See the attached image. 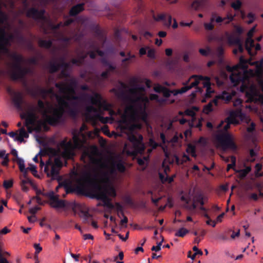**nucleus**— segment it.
I'll return each instance as SVG.
<instances>
[{
    "mask_svg": "<svg viewBox=\"0 0 263 263\" xmlns=\"http://www.w3.org/2000/svg\"><path fill=\"white\" fill-rule=\"evenodd\" d=\"M22 118H25V125H35L36 120L37 118L34 108L29 109L26 115L22 116Z\"/></svg>",
    "mask_w": 263,
    "mask_h": 263,
    "instance_id": "obj_17",
    "label": "nucleus"
},
{
    "mask_svg": "<svg viewBox=\"0 0 263 263\" xmlns=\"http://www.w3.org/2000/svg\"><path fill=\"white\" fill-rule=\"evenodd\" d=\"M93 95V96H91L88 93H84L80 96H73L71 98L76 100H86V98H87L89 99L90 103L92 105L102 107L103 109L106 111H108L111 109V105L105 101H103V98L100 93L94 92Z\"/></svg>",
    "mask_w": 263,
    "mask_h": 263,
    "instance_id": "obj_8",
    "label": "nucleus"
},
{
    "mask_svg": "<svg viewBox=\"0 0 263 263\" xmlns=\"http://www.w3.org/2000/svg\"><path fill=\"white\" fill-rule=\"evenodd\" d=\"M61 63H59L60 68L67 69L70 67L71 65L69 63L65 62L64 58L61 59Z\"/></svg>",
    "mask_w": 263,
    "mask_h": 263,
    "instance_id": "obj_43",
    "label": "nucleus"
},
{
    "mask_svg": "<svg viewBox=\"0 0 263 263\" xmlns=\"http://www.w3.org/2000/svg\"><path fill=\"white\" fill-rule=\"evenodd\" d=\"M243 166L245 167V168L236 171L238 173L239 177L241 179L245 178L251 171V166H247L246 163H243Z\"/></svg>",
    "mask_w": 263,
    "mask_h": 263,
    "instance_id": "obj_21",
    "label": "nucleus"
},
{
    "mask_svg": "<svg viewBox=\"0 0 263 263\" xmlns=\"http://www.w3.org/2000/svg\"><path fill=\"white\" fill-rule=\"evenodd\" d=\"M7 90L9 93L13 94L12 102L15 107L19 110H23L24 109V104L25 103V101L22 93L13 91L12 89L10 87L7 88Z\"/></svg>",
    "mask_w": 263,
    "mask_h": 263,
    "instance_id": "obj_13",
    "label": "nucleus"
},
{
    "mask_svg": "<svg viewBox=\"0 0 263 263\" xmlns=\"http://www.w3.org/2000/svg\"><path fill=\"white\" fill-rule=\"evenodd\" d=\"M166 14H160L158 15L157 17L154 15L153 17L156 21H164L166 17Z\"/></svg>",
    "mask_w": 263,
    "mask_h": 263,
    "instance_id": "obj_61",
    "label": "nucleus"
},
{
    "mask_svg": "<svg viewBox=\"0 0 263 263\" xmlns=\"http://www.w3.org/2000/svg\"><path fill=\"white\" fill-rule=\"evenodd\" d=\"M164 87L159 84H157L154 87V90L157 93H161Z\"/></svg>",
    "mask_w": 263,
    "mask_h": 263,
    "instance_id": "obj_55",
    "label": "nucleus"
},
{
    "mask_svg": "<svg viewBox=\"0 0 263 263\" xmlns=\"http://www.w3.org/2000/svg\"><path fill=\"white\" fill-rule=\"evenodd\" d=\"M149 145L152 147V149H155L158 146H161V144L156 142L153 139H150L149 140Z\"/></svg>",
    "mask_w": 263,
    "mask_h": 263,
    "instance_id": "obj_51",
    "label": "nucleus"
},
{
    "mask_svg": "<svg viewBox=\"0 0 263 263\" xmlns=\"http://www.w3.org/2000/svg\"><path fill=\"white\" fill-rule=\"evenodd\" d=\"M135 116H139L140 119L144 122H146L147 119V114L146 110L142 111L137 115H135Z\"/></svg>",
    "mask_w": 263,
    "mask_h": 263,
    "instance_id": "obj_50",
    "label": "nucleus"
},
{
    "mask_svg": "<svg viewBox=\"0 0 263 263\" xmlns=\"http://www.w3.org/2000/svg\"><path fill=\"white\" fill-rule=\"evenodd\" d=\"M185 82L183 83V84L184 86L182 87L181 89H179L180 94H182L186 92L187 91L191 89V87H190L189 84H184Z\"/></svg>",
    "mask_w": 263,
    "mask_h": 263,
    "instance_id": "obj_52",
    "label": "nucleus"
},
{
    "mask_svg": "<svg viewBox=\"0 0 263 263\" xmlns=\"http://www.w3.org/2000/svg\"><path fill=\"white\" fill-rule=\"evenodd\" d=\"M202 199H207V198L203 195L201 192H198L194 197L193 202H195L196 204L198 203L200 201H201Z\"/></svg>",
    "mask_w": 263,
    "mask_h": 263,
    "instance_id": "obj_33",
    "label": "nucleus"
},
{
    "mask_svg": "<svg viewBox=\"0 0 263 263\" xmlns=\"http://www.w3.org/2000/svg\"><path fill=\"white\" fill-rule=\"evenodd\" d=\"M81 213L82 214V217L83 218L84 222L85 223H88V218L89 217H92V215L90 214L87 211H81Z\"/></svg>",
    "mask_w": 263,
    "mask_h": 263,
    "instance_id": "obj_45",
    "label": "nucleus"
},
{
    "mask_svg": "<svg viewBox=\"0 0 263 263\" xmlns=\"http://www.w3.org/2000/svg\"><path fill=\"white\" fill-rule=\"evenodd\" d=\"M201 75H192L186 82L184 84H187L190 83V81L192 79H194L195 81L192 82L190 85V87L192 88L194 87L197 86L200 83V81H202V80L200 79V77Z\"/></svg>",
    "mask_w": 263,
    "mask_h": 263,
    "instance_id": "obj_24",
    "label": "nucleus"
},
{
    "mask_svg": "<svg viewBox=\"0 0 263 263\" xmlns=\"http://www.w3.org/2000/svg\"><path fill=\"white\" fill-rule=\"evenodd\" d=\"M93 105H88L86 107V111L88 114L91 112H98V110L93 106Z\"/></svg>",
    "mask_w": 263,
    "mask_h": 263,
    "instance_id": "obj_48",
    "label": "nucleus"
},
{
    "mask_svg": "<svg viewBox=\"0 0 263 263\" xmlns=\"http://www.w3.org/2000/svg\"><path fill=\"white\" fill-rule=\"evenodd\" d=\"M149 100L147 97L140 96L137 97L134 101L136 105H130L126 107V110L131 112L133 115H137L139 113L146 110V104Z\"/></svg>",
    "mask_w": 263,
    "mask_h": 263,
    "instance_id": "obj_9",
    "label": "nucleus"
},
{
    "mask_svg": "<svg viewBox=\"0 0 263 263\" xmlns=\"http://www.w3.org/2000/svg\"><path fill=\"white\" fill-rule=\"evenodd\" d=\"M226 20V18L222 17L217 15L215 12H212L210 17V21L211 22L215 23L219 25H221V23Z\"/></svg>",
    "mask_w": 263,
    "mask_h": 263,
    "instance_id": "obj_23",
    "label": "nucleus"
},
{
    "mask_svg": "<svg viewBox=\"0 0 263 263\" xmlns=\"http://www.w3.org/2000/svg\"><path fill=\"white\" fill-rule=\"evenodd\" d=\"M76 101H88L90 102L89 99L87 98H86V100H73V101H72L71 102V106H70L71 108H75L77 110V116L78 115L79 113V109H78V103Z\"/></svg>",
    "mask_w": 263,
    "mask_h": 263,
    "instance_id": "obj_39",
    "label": "nucleus"
},
{
    "mask_svg": "<svg viewBox=\"0 0 263 263\" xmlns=\"http://www.w3.org/2000/svg\"><path fill=\"white\" fill-rule=\"evenodd\" d=\"M72 139L73 141V144L77 148H79L81 146V140L78 135H77L76 134H74L73 135Z\"/></svg>",
    "mask_w": 263,
    "mask_h": 263,
    "instance_id": "obj_41",
    "label": "nucleus"
},
{
    "mask_svg": "<svg viewBox=\"0 0 263 263\" xmlns=\"http://www.w3.org/2000/svg\"><path fill=\"white\" fill-rule=\"evenodd\" d=\"M57 191L63 187L66 194L76 193L101 200L104 205L113 208L109 196L117 195L114 182H58Z\"/></svg>",
    "mask_w": 263,
    "mask_h": 263,
    "instance_id": "obj_1",
    "label": "nucleus"
},
{
    "mask_svg": "<svg viewBox=\"0 0 263 263\" xmlns=\"http://www.w3.org/2000/svg\"><path fill=\"white\" fill-rule=\"evenodd\" d=\"M121 62L123 66L126 67L130 63L132 62V59H130L129 57H126L122 59Z\"/></svg>",
    "mask_w": 263,
    "mask_h": 263,
    "instance_id": "obj_58",
    "label": "nucleus"
},
{
    "mask_svg": "<svg viewBox=\"0 0 263 263\" xmlns=\"http://www.w3.org/2000/svg\"><path fill=\"white\" fill-rule=\"evenodd\" d=\"M218 139L221 145L224 148L231 149L234 151L237 149V145L233 141L230 134L228 133L223 134L220 136Z\"/></svg>",
    "mask_w": 263,
    "mask_h": 263,
    "instance_id": "obj_12",
    "label": "nucleus"
},
{
    "mask_svg": "<svg viewBox=\"0 0 263 263\" xmlns=\"http://www.w3.org/2000/svg\"><path fill=\"white\" fill-rule=\"evenodd\" d=\"M68 92L69 94H70V96H67L66 97V99L67 100H74L71 98L72 96H75L76 93V90H75V87H73L71 85H67L66 84L65 88V92Z\"/></svg>",
    "mask_w": 263,
    "mask_h": 263,
    "instance_id": "obj_27",
    "label": "nucleus"
},
{
    "mask_svg": "<svg viewBox=\"0 0 263 263\" xmlns=\"http://www.w3.org/2000/svg\"><path fill=\"white\" fill-rule=\"evenodd\" d=\"M189 230L184 228H181L179 229L175 233V236L177 237H183L186 234L189 233Z\"/></svg>",
    "mask_w": 263,
    "mask_h": 263,
    "instance_id": "obj_34",
    "label": "nucleus"
},
{
    "mask_svg": "<svg viewBox=\"0 0 263 263\" xmlns=\"http://www.w3.org/2000/svg\"><path fill=\"white\" fill-rule=\"evenodd\" d=\"M60 146L64 150V154L69 158L74 156V150L77 148L71 141H67L66 139L62 140L60 143Z\"/></svg>",
    "mask_w": 263,
    "mask_h": 263,
    "instance_id": "obj_16",
    "label": "nucleus"
},
{
    "mask_svg": "<svg viewBox=\"0 0 263 263\" xmlns=\"http://www.w3.org/2000/svg\"><path fill=\"white\" fill-rule=\"evenodd\" d=\"M17 163L19 166L20 171L26 175L28 173V168H25L24 160L20 158H17Z\"/></svg>",
    "mask_w": 263,
    "mask_h": 263,
    "instance_id": "obj_29",
    "label": "nucleus"
},
{
    "mask_svg": "<svg viewBox=\"0 0 263 263\" xmlns=\"http://www.w3.org/2000/svg\"><path fill=\"white\" fill-rule=\"evenodd\" d=\"M115 206H116V209L117 211L118 212V214H117L118 216L120 217L119 213L122 214V216H124V213L123 206L119 202H116L115 203Z\"/></svg>",
    "mask_w": 263,
    "mask_h": 263,
    "instance_id": "obj_42",
    "label": "nucleus"
},
{
    "mask_svg": "<svg viewBox=\"0 0 263 263\" xmlns=\"http://www.w3.org/2000/svg\"><path fill=\"white\" fill-rule=\"evenodd\" d=\"M112 170H117L118 171L123 173L125 171V167L121 161L118 162H114L111 164Z\"/></svg>",
    "mask_w": 263,
    "mask_h": 263,
    "instance_id": "obj_25",
    "label": "nucleus"
},
{
    "mask_svg": "<svg viewBox=\"0 0 263 263\" xmlns=\"http://www.w3.org/2000/svg\"><path fill=\"white\" fill-rule=\"evenodd\" d=\"M238 186L233 185L231 186L232 191L234 189L238 187L241 192L242 196L246 197L249 200L256 201L258 196L263 197V192H261L262 185L260 182H237ZM232 194V192L231 195Z\"/></svg>",
    "mask_w": 263,
    "mask_h": 263,
    "instance_id": "obj_4",
    "label": "nucleus"
},
{
    "mask_svg": "<svg viewBox=\"0 0 263 263\" xmlns=\"http://www.w3.org/2000/svg\"><path fill=\"white\" fill-rule=\"evenodd\" d=\"M28 62L31 64L36 65L38 63V59L36 57H32L28 60Z\"/></svg>",
    "mask_w": 263,
    "mask_h": 263,
    "instance_id": "obj_64",
    "label": "nucleus"
},
{
    "mask_svg": "<svg viewBox=\"0 0 263 263\" xmlns=\"http://www.w3.org/2000/svg\"><path fill=\"white\" fill-rule=\"evenodd\" d=\"M204 0H195L191 4V8L197 10L202 5Z\"/></svg>",
    "mask_w": 263,
    "mask_h": 263,
    "instance_id": "obj_35",
    "label": "nucleus"
},
{
    "mask_svg": "<svg viewBox=\"0 0 263 263\" xmlns=\"http://www.w3.org/2000/svg\"><path fill=\"white\" fill-rule=\"evenodd\" d=\"M20 135L24 138H28L29 137L28 133L25 130L24 127H22L20 130Z\"/></svg>",
    "mask_w": 263,
    "mask_h": 263,
    "instance_id": "obj_62",
    "label": "nucleus"
},
{
    "mask_svg": "<svg viewBox=\"0 0 263 263\" xmlns=\"http://www.w3.org/2000/svg\"><path fill=\"white\" fill-rule=\"evenodd\" d=\"M101 62L103 66L107 67L106 71H108L109 73L110 71H114L116 69V66L112 65L106 58H102L101 60Z\"/></svg>",
    "mask_w": 263,
    "mask_h": 263,
    "instance_id": "obj_26",
    "label": "nucleus"
},
{
    "mask_svg": "<svg viewBox=\"0 0 263 263\" xmlns=\"http://www.w3.org/2000/svg\"><path fill=\"white\" fill-rule=\"evenodd\" d=\"M123 218V219H122L121 221H120V224L123 227H127V223L128 222V218L126 216H125V215L124 214V216H122Z\"/></svg>",
    "mask_w": 263,
    "mask_h": 263,
    "instance_id": "obj_63",
    "label": "nucleus"
},
{
    "mask_svg": "<svg viewBox=\"0 0 263 263\" xmlns=\"http://www.w3.org/2000/svg\"><path fill=\"white\" fill-rule=\"evenodd\" d=\"M11 58L14 62L12 64L8 72L10 78L13 81H21L24 85H26V77L28 74L32 73L31 69L21 65V63L24 61V59L21 54L13 53L11 54Z\"/></svg>",
    "mask_w": 263,
    "mask_h": 263,
    "instance_id": "obj_3",
    "label": "nucleus"
},
{
    "mask_svg": "<svg viewBox=\"0 0 263 263\" xmlns=\"http://www.w3.org/2000/svg\"><path fill=\"white\" fill-rule=\"evenodd\" d=\"M254 46V41L250 37L248 38L246 42V49L249 53H251L252 48Z\"/></svg>",
    "mask_w": 263,
    "mask_h": 263,
    "instance_id": "obj_30",
    "label": "nucleus"
},
{
    "mask_svg": "<svg viewBox=\"0 0 263 263\" xmlns=\"http://www.w3.org/2000/svg\"><path fill=\"white\" fill-rule=\"evenodd\" d=\"M230 42L237 46L242 43L241 40L238 37L230 39Z\"/></svg>",
    "mask_w": 263,
    "mask_h": 263,
    "instance_id": "obj_54",
    "label": "nucleus"
},
{
    "mask_svg": "<svg viewBox=\"0 0 263 263\" xmlns=\"http://www.w3.org/2000/svg\"><path fill=\"white\" fill-rule=\"evenodd\" d=\"M21 187L24 192L28 191L29 186H30L36 192V196H39L42 190L39 189L37 187L35 182H21Z\"/></svg>",
    "mask_w": 263,
    "mask_h": 263,
    "instance_id": "obj_19",
    "label": "nucleus"
},
{
    "mask_svg": "<svg viewBox=\"0 0 263 263\" xmlns=\"http://www.w3.org/2000/svg\"><path fill=\"white\" fill-rule=\"evenodd\" d=\"M162 93H163L164 97L168 98L171 96V90L166 87H164Z\"/></svg>",
    "mask_w": 263,
    "mask_h": 263,
    "instance_id": "obj_60",
    "label": "nucleus"
},
{
    "mask_svg": "<svg viewBox=\"0 0 263 263\" xmlns=\"http://www.w3.org/2000/svg\"><path fill=\"white\" fill-rule=\"evenodd\" d=\"M242 2L240 0H236L231 4V7L236 11H238L240 9L242 6Z\"/></svg>",
    "mask_w": 263,
    "mask_h": 263,
    "instance_id": "obj_40",
    "label": "nucleus"
},
{
    "mask_svg": "<svg viewBox=\"0 0 263 263\" xmlns=\"http://www.w3.org/2000/svg\"><path fill=\"white\" fill-rule=\"evenodd\" d=\"M34 108L35 112L41 114L45 119V122L51 126H56L63 124L65 121L64 116L65 110L62 107H53L49 105L50 111H48L45 107V103L41 100L37 101V106H31L29 109Z\"/></svg>",
    "mask_w": 263,
    "mask_h": 263,
    "instance_id": "obj_2",
    "label": "nucleus"
},
{
    "mask_svg": "<svg viewBox=\"0 0 263 263\" xmlns=\"http://www.w3.org/2000/svg\"><path fill=\"white\" fill-rule=\"evenodd\" d=\"M199 52L203 56L207 57L211 52V49L209 47H208L205 49L200 48L199 49Z\"/></svg>",
    "mask_w": 263,
    "mask_h": 263,
    "instance_id": "obj_44",
    "label": "nucleus"
},
{
    "mask_svg": "<svg viewBox=\"0 0 263 263\" xmlns=\"http://www.w3.org/2000/svg\"><path fill=\"white\" fill-rule=\"evenodd\" d=\"M246 96L249 101L263 104V95L260 94L255 88H250L246 92Z\"/></svg>",
    "mask_w": 263,
    "mask_h": 263,
    "instance_id": "obj_14",
    "label": "nucleus"
},
{
    "mask_svg": "<svg viewBox=\"0 0 263 263\" xmlns=\"http://www.w3.org/2000/svg\"><path fill=\"white\" fill-rule=\"evenodd\" d=\"M62 166V162L60 158H55L53 163L50 160H48L44 166V172L48 177H50L51 180L57 179V181H63L59 177V171ZM64 181H71L69 179H65ZM74 181H111L109 179H77Z\"/></svg>",
    "mask_w": 263,
    "mask_h": 263,
    "instance_id": "obj_5",
    "label": "nucleus"
},
{
    "mask_svg": "<svg viewBox=\"0 0 263 263\" xmlns=\"http://www.w3.org/2000/svg\"><path fill=\"white\" fill-rule=\"evenodd\" d=\"M123 200L125 202V203L129 205H134V202L132 198L129 196H125L123 198Z\"/></svg>",
    "mask_w": 263,
    "mask_h": 263,
    "instance_id": "obj_57",
    "label": "nucleus"
},
{
    "mask_svg": "<svg viewBox=\"0 0 263 263\" xmlns=\"http://www.w3.org/2000/svg\"><path fill=\"white\" fill-rule=\"evenodd\" d=\"M236 116V113L235 112H231L230 116L227 118V123L223 127V130L224 131L226 132L230 128L231 124L235 123Z\"/></svg>",
    "mask_w": 263,
    "mask_h": 263,
    "instance_id": "obj_22",
    "label": "nucleus"
},
{
    "mask_svg": "<svg viewBox=\"0 0 263 263\" xmlns=\"http://www.w3.org/2000/svg\"><path fill=\"white\" fill-rule=\"evenodd\" d=\"M66 84L63 82L56 83L55 86L58 88L61 92L65 93Z\"/></svg>",
    "mask_w": 263,
    "mask_h": 263,
    "instance_id": "obj_46",
    "label": "nucleus"
},
{
    "mask_svg": "<svg viewBox=\"0 0 263 263\" xmlns=\"http://www.w3.org/2000/svg\"><path fill=\"white\" fill-rule=\"evenodd\" d=\"M200 79L204 81L203 82V86L206 88L211 87V83L210 78L208 76H200Z\"/></svg>",
    "mask_w": 263,
    "mask_h": 263,
    "instance_id": "obj_32",
    "label": "nucleus"
},
{
    "mask_svg": "<svg viewBox=\"0 0 263 263\" xmlns=\"http://www.w3.org/2000/svg\"><path fill=\"white\" fill-rule=\"evenodd\" d=\"M49 69L50 72L54 73L60 69L59 63L57 62H50L49 65Z\"/></svg>",
    "mask_w": 263,
    "mask_h": 263,
    "instance_id": "obj_31",
    "label": "nucleus"
},
{
    "mask_svg": "<svg viewBox=\"0 0 263 263\" xmlns=\"http://www.w3.org/2000/svg\"><path fill=\"white\" fill-rule=\"evenodd\" d=\"M213 22L210 21V23H205L204 24V27L205 30L211 31L214 28V25L213 24Z\"/></svg>",
    "mask_w": 263,
    "mask_h": 263,
    "instance_id": "obj_56",
    "label": "nucleus"
},
{
    "mask_svg": "<svg viewBox=\"0 0 263 263\" xmlns=\"http://www.w3.org/2000/svg\"><path fill=\"white\" fill-rule=\"evenodd\" d=\"M38 43H39V45L41 47L45 48L46 49L50 48L52 45V42L51 41L44 40H42V39H40Z\"/></svg>",
    "mask_w": 263,
    "mask_h": 263,
    "instance_id": "obj_28",
    "label": "nucleus"
},
{
    "mask_svg": "<svg viewBox=\"0 0 263 263\" xmlns=\"http://www.w3.org/2000/svg\"><path fill=\"white\" fill-rule=\"evenodd\" d=\"M194 110L197 111L198 108L196 107H194L193 109H187L185 110V114L187 116L194 117L196 114Z\"/></svg>",
    "mask_w": 263,
    "mask_h": 263,
    "instance_id": "obj_47",
    "label": "nucleus"
},
{
    "mask_svg": "<svg viewBox=\"0 0 263 263\" xmlns=\"http://www.w3.org/2000/svg\"><path fill=\"white\" fill-rule=\"evenodd\" d=\"M184 208L190 211H193L196 209L197 204H196V203H195V202H193L192 204L190 205L188 204H185L184 205Z\"/></svg>",
    "mask_w": 263,
    "mask_h": 263,
    "instance_id": "obj_59",
    "label": "nucleus"
},
{
    "mask_svg": "<svg viewBox=\"0 0 263 263\" xmlns=\"http://www.w3.org/2000/svg\"><path fill=\"white\" fill-rule=\"evenodd\" d=\"M13 37L11 34L7 35L4 28H0V54H6L10 52L9 47Z\"/></svg>",
    "mask_w": 263,
    "mask_h": 263,
    "instance_id": "obj_11",
    "label": "nucleus"
},
{
    "mask_svg": "<svg viewBox=\"0 0 263 263\" xmlns=\"http://www.w3.org/2000/svg\"><path fill=\"white\" fill-rule=\"evenodd\" d=\"M40 195H42L48 199V200H43L39 196H35L33 199H35L36 202L41 205H44L48 203L51 208L54 209L64 208L66 206L65 200L60 199L59 195H55L52 191L49 192L41 191Z\"/></svg>",
    "mask_w": 263,
    "mask_h": 263,
    "instance_id": "obj_7",
    "label": "nucleus"
},
{
    "mask_svg": "<svg viewBox=\"0 0 263 263\" xmlns=\"http://www.w3.org/2000/svg\"><path fill=\"white\" fill-rule=\"evenodd\" d=\"M231 163L227 165V169L229 170L231 168H233L236 165V157L234 156H231Z\"/></svg>",
    "mask_w": 263,
    "mask_h": 263,
    "instance_id": "obj_53",
    "label": "nucleus"
},
{
    "mask_svg": "<svg viewBox=\"0 0 263 263\" xmlns=\"http://www.w3.org/2000/svg\"><path fill=\"white\" fill-rule=\"evenodd\" d=\"M49 26L52 30L55 31L59 29L61 27H63V23L61 22L57 25L50 23Z\"/></svg>",
    "mask_w": 263,
    "mask_h": 263,
    "instance_id": "obj_49",
    "label": "nucleus"
},
{
    "mask_svg": "<svg viewBox=\"0 0 263 263\" xmlns=\"http://www.w3.org/2000/svg\"><path fill=\"white\" fill-rule=\"evenodd\" d=\"M186 151L187 153L190 154L192 157H196V148L194 145L192 144H189Z\"/></svg>",
    "mask_w": 263,
    "mask_h": 263,
    "instance_id": "obj_36",
    "label": "nucleus"
},
{
    "mask_svg": "<svg viewBox=\"0 0 263 263\" xmlns=\"http://www.w3.org/2000/svg\"><path fill=\"white\" fill-rule=\"evenodd\" d=\"M247 61L242 57H241L239 59V64L237 65V66H238V68H241L242 69L245 70L247 68Z\"/></svg>",
    "mask_w": 263,
    "mask_h": 263,
    "instance_id": "obj_37",
    "label": "nucleus"
},
{
    "mask_svg": "<svg viewBox=\"0 0 263 263\" xmlns=\"http://www.w3.org/2000/svg\"><path fill=\"white\" fill-rule=\"evenodd\" d=\"M96 118L103 123H107L109 120H112V117H104L100 114H97L96 115Z\"/></svg>",
    "mask_w": 263,
    "mask_h": 263,
    "instance_id": "obj_38",
    "label": "nucleus"
},
{
    "mask_svg": "<svg viewBox=\"0 0 263 263\" xmlns=\"http://www.w3.org/2000/svg\"><path fill=\"white\" fill-rule=\"evenodd\" d=\"M233 72L230 77V79L232 83L234 85H238L240 82H243L246 80V75L245 73L240 72Z\"/></svg>",
    "mask_w": 263,
    "mask_h": 263,
    "instance_id": "obj_18",
    "label": "nucleus"
},
{
    "mask_svg": "<svg viewBox=\"0 0 263 263\" xmlns=\"http://www.w3.org/2000/svg\"><path fill=\"white\" fill-rule=\"evenodd\" d=\"M56 99L58 101L60 106L59 107H62L63 108L64 106L66 108V112L68 115L73 118L77 117V110L75 108H71L69 103L65 100V99L59 96L56 95ZM65 110V109H64Z\"/></svg>",
    "mask_w": 263,
    "mask_h": 263,
    "instance_id": "obj_15",
    "label": "nucleus"
},
{
    "mask_svg": "<svg viewBox=\"0 0 263 263\" xmlns=\"http://www.w3.org/2000/svg\"><path fill=\"white\" fill-rule=\"evenodd\" d=\"M24 10L26 11V16L27 17L32 18L37 22H42V25L47 20L45 15L46 11L45 9H39L36 7H31L30 8H24Z\"/></svg>",
    "mask_w": 263,
    "mask_h": 263,
    "instance_id": "obj_10",
    "label": "nucleus"
},
{
    "mask_svg": "<svg viewBox=\"0 0 263 263\" xmlns=\"http://www.w3.org/2000/svg\"><path fill=\"white\" fill-rule=\"evenodd\" d=\"M83 3L77 4L73 6L69 11V15L71 16H74L84 10Z\"/></svg>",
    "mask_w": 263,
    "mask_h": 263,
    "instance_id": "obj_20",
    "label": "nucleus"
},
{
    "mask_svg": "<svg viewBox=\"0 0 263 263\" xmlns=\"http://www.w3.org/2000/svg\"><path fill=\"white\" fill-rule=\"evenodd\" d=\"M143 139V136L141 134H134L132 133L128 134V140L131 145L126 144L125 145L127 154L134 157L137 156L138 154H143L145 149Z\"/></svg>",
    "mask_w": 263,
    "mask_h": 263,
    "instance_id": "obj_6",
    "label": "nucleus"
}]
</instances>
